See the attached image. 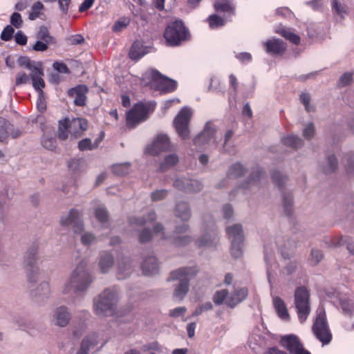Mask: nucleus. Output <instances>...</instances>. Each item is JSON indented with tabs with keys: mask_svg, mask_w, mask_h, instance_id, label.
<instances>
[{
	"mask_svg": "<svg viewBox=\"0 0 354 354\" xmlns=\"http://www.w3.org/2000/svg\"><path fill=\"white\" fill-rule=\"evenodd\" d=\"M88 262L82 260L71 272L68 279L64 285V294H75L86 292L93 282V277L87 269Z\"/></svg>",
	"mask_w": 354,
	"mask_h": 354,
	"instance_id": "obj_1",
	"label": "nucleus"
},
{
	"mask_svg": "<svg viewBox=\"0 0 354 354\" xmlns=\"http://www.w3.org/2000/svg\"><path fill=\"white\" fill-rule=\"evenodd\" d=\"M198 270L196 267L180 268L171 272L169 280L178 281V284L174 291L175 299L182 301L189 291V281L197 274Z\"/></svg>",
	"mask_w": 354,
	"mask_h": 354,
	"instance_id": "obj_2",
	"label": "nucleus"
},
{
	"mask_svg": "<svg viewBox=\"0 0 354 354\" xmlns=\"http://www.w3.org/2000/svg\"><path fill=\"white\" fill-rule=\"evenodd\" d=\"M118 296L115 288H107L100 293L93 301L95 313L100 317L112 315L115 310Z\"/></svg>",
	"mask_w": 354,
	"mask_h": 354,
	"instance_id": "obj_3",
	"label": "nucleus"
},
{
	"mask_svg": "<svg viewBox=\"0 0 354 354\" xmlns=\"http://www.w3.org/2000/svg\"><path fill=\"white\" fill-rule=\"evenodd\" d=\"M88 122L85 119L76 118L71 120L66 118L59 121L58 128V136L61 140H66L69 133L71 138L80 137L84 131L87 129Z\"/></svg>",
	"mask_w": 354,
	"mask_h": 354,
	"instance_id": "obj_4",
	"label": "nucleus"
},
{
	"mask_svg": "<svg viewBox=\"0 0 354 354\" xmlns=\"http://www.w3.org/2000/svg\"><path fill=\"white\" fill-rule=\"evenodd\" d=\"M164 37L168 46H176L189 39V32L182 21L176 20L167 25Z\"/></svg>",
	"mask_w": 354,
	"mask_h": 354,
	"instance_id": "obj_5",
	"label": "nucleus"
},
{
	"mask_svg": "<svg viewBox=\"0 0 354 354\" xmlns=\"http://www.w3.org/2000/svg\"><path fill=\"white\" fill-rule=\"evenodd\" d=\"M312 330L315 337L323 345L330 342L332 333L328 324L325 310L322 307H319L317 310V316Z\"/></svg>",
	"mask_w": 354,
	"mask_h": 354,
	"instance_id": "obj_6",
	"label": "nucleus"
},
{
	"mask_svg": "<svg viewBox=\"0 0 354 354\" xmlns=\"http://www.w3.org/2000/svg\"><path fill=\"white\" fill-rule=\"evenodd\" d=\"M156 106L154 102H139L133 105L127 114V124L134 127L138 124L144 122L148 118L149 113L153 111Z\"/></svg>",
	"mask_w": 354,
	"mask_h": 354,
	"instance_id": "obj_7",
	"label": "nucleus"
},
{
	"mask_svg": "<svg viewBox=\"0 0 354 354\" xmlns=\"http://www.w3.org/2000/svg\"><path fill=\"white\" fill-rule=\"evenodd\" d=\"M24 264L27 270V279L30 283L37 281L41 274L39 264L40 259L36 246L29 248L24 256Z\"/></svg>",
	"mask_w": 354,
	"mask_h": 354,
	"instance_id": "obj_8",
	"label": "nucleus"
},
{
	"mask_svg": "<svg viewBox=\"0 0 354 354\" xmlns=\"http://www.w3.org/2000/svg\"><path fill=\"white\" fill-rule=\"evenodd\" d=\"M295 305L299 321L304 323L310 312V294L304 286L299 287L295 292Z\"/></svg>",
	"mask_w": 354,
	"mask_h": 354,
	"instance_id": "obj_9",
	"label": "nucleus"
},
{
	"mask_svg": "<svg viewBox=\"0 0 354 354\" xmlns=\"http://www.w3.org/2000/svg\"><path fill=\"white\" fill-rule=\"evenodd\" d=\"M226 232L231 239V254L234 258H239L243 254V234L242 226L235 224L226 228Z\"/></svg>",
	"mask_w": 354,
	"mask_h": 354,
	"instance_id": "obj_10",
	"label": "nucleus"
},
{
	"mask_svg": "<svg viewBox=\"0 0 354 354\" xmlns=\"http://www.w3.org/2000/svg\"><path fill=\"white\" fill-rule=\"evenodd\" d=\"M192 116L191 109L183 107L176 116L174 120V125L178 136L183 140L189 136L188 125Z\"/></svg>",
	"mask_w": 354,
	"mask_h": 354,
	"instance_id": "obj_11",
	"label": "nucleus"
},
{
	"mask_svg": "<svg viewBox=\"0 0 354 354\" xmlns=\"http://www.w3.org/2000/svg\"><path fill=\"white\" fill-rule=\"evenodd\" d=\"M60 223L62 226L71 227L75 233H80L84 230L82 215L75 209H71L66 215L62 216Z\"/></svg>",
	"mask_w": 354,
	"mask_h": 354,
	"instance_id": "obj_12",
	"label": "nucleus"
},
{
	"mask_svg": "<svg viewBox=\"0 0 354 354\" xmlns=\"http://www.w3.org/2000/svg\"><path fill=\"white\" fill-rule=\"evenodd\" d=\"M171 145L166 134H158L146 148V151L152 156H157L162 152L170 150Z\"/></svg>",
	"mask_w": 354,
	"mask_h": 354,
	"instance_id": "obj_13",
	"label": "nucleus"
},
{
	"mask_svg": "<svg viewBox=\"0 0 354 354\" xmlns=\"http://www.w3.org/2000/svg\"><path fill=\"white\" fill-rule=\"evenodd\" d=\"M281 345L289 352V354H311L304 348L303 344L295 335H284L281 339Z\"/></svg>",
	"mask_w": 354,
	"mask_h": 354,
	"instance_id": "obj_14",
	"label": "nucleus"
},
{
	"mask_svg": "<svg viewBox=\"0 0 354 354\" xmlns=\"http://www.w3.org/2000/svg\"><path fill=\"white\" fill-rule=\"evenodd\" d=\"M152 80L156 84L158 90L165 93H170L177 88L176 81L163 76L156 70L151 71Z\"/></svg>",
	"mask_w": 354,
	"mask_h": 354,
	"instance_id": "obj_15",
	"label": "nucleus"
},
{
	"mask_svg": "<svg viewBox=\"0 0 354 354\" xmlns=\"http://www.w3.org/2000/svg\"><path fill=\"white\" fill-rule=\"evenodd\" d=\"M52 323L58 327H66L71 319V313L68 307L60 306L52 312Z\"/></svg>",
	"mask_w": 354,
	"mask_h": 354,
	"instance_id": "obj_16",
	"label": "nucleus"
},
{
	"mask_svg": "<svg viewBox=\"0 0 354 354\" xmlns=\"http://www.w3.org/2000/svg\"><path fill=\"white\" fill-rule=\"evenodd\" d=\"M215 133L214 129L211 127L209 123H207L203 131L194 138V144L196 146L203 147L212 140L215 142Z\"/></svg>",
	"mask_w": 354,
	"mask_h": 354,
	"instance_id": "obj_17",
	"label": "nucleus"
},
{
	"mask_svg": "<svg viewBox=\"0 0 354 354\" xmlns=\"http://www.w3.org/2000/svg\"><path fill=\"white\" fill-rule=\"evenodd\" d=\"M99 342V335L97 333H89L82 339L81 347L77 354H88L89 351L96 346Z\"/></svg>",
	"mask_w": 354,
	"mask_h": 354,
	"instance_id": "obj_18",
	"label": "nucleus"
},
{
	"mask_svg": "<svg viewBox=\"0 0 354 354\" xmlns=\"http://www.w3.org/2000/svg\"><path fill=\"white\" fill-rule=\"evenodd\" d=\"M248 294V291L246 288H235L226 299L225 304L230 308H234L247 297Z\"/></svg>",
	"mask_w": 354,
	"mask_h": 354,
	"instance_id": "obj_19",
	"label": "nucleus"
},
{
	"mask_svg": "<svg viewBox=\"0 0 354 354\" xmlns=\"http://www.w3.org/2000/svg\"><path fill=\"white\" fill-rule=\"evenodd\" d=\"M88 87L85 85H79L68 90V95L74 97V103L77 106H84L86 104V93Z\"/></svg>",
	"mask_w": 354,
	"mask_h": 354,
	"instance_id": "obj_20",
	"label": "nucleus"
},
{
	"mask_svg": "<svg viewBox=\"0 0 354 354\" xmlns=\"http://www.w3.org/2000/svg\"><path fill=\"white\" fill-rule=\"evenodd\" d=\"M263 45L266 52L272 55H281L286 50L284 42L279 39H269Z\"/></svg>",
	"mask_w": 354,
	"mask_h": 354,
	"instance_id": "obj_21",
	"label": "nucleus"
},
{
	"mask_svg": "<svg viewBox=\"0 0 354 354\" xmlns=\"http://www.w3.org/2000/svg\"><path fill=\"white\" fill-rule=\"evenodd\" d=\"M265 178V172L260 169H257L251 173L248 180L241 186L243 189H252L259 187L261 181Z\"/></svg>",
	"mask_w": 354,
	"mask_h": 354,
	"instance_id": "obj_22",
	"label": "nucleus"
},
{
	"mask_svg": "<svg viewBox=\"0 0 354 354\" xmlns=\"http://www.w3.org/2000/svg\"><path fill=\"white\" fill-rule=\"evenodd\" d=\"M43 75L44 71L41 66H34V71L30 73V78L33 88L38 93L43 91V88L45 87V82L42 78Z\"/></svg>",
	"mask_w": 354,
	"mask_h": 354,
	"instance_id": "obj_23",
	"label": "nucleus"
},
{
	"mask_svg": "<svg viewBox=\"0 0 354 354\" xmlns=\"http://www.w3.org/2000/svg\"><path fill=\"white\" fill-rule=\"evenodd\" d=\"M50 293V284L46 281H42L35 289L31 290L32 297L38 301H43L48 299Z\"/></svg>",
	"mask_w": 354,
	"mask_h": 354,
	"instance_id": "obj_24",
	"label": "nucleus"
},
{
	"mask_svg": "<svg viewBox=\"0 0 354 354\" xmlns=\"http://www.w3.org/2000/svg\"><path fill=\"white\" fill-rule=\"evenodd\" d=\"M162 231L163 227L160 223L156 225L153 232L149 229L145 228L140 234L139 241L142 243H147L150 241L153 235H157L159 236L160 239H163L165 236Z\"/></svg>",
	"mask_w": 354,
	"mask_h": 354,
	"instance_id": "obj_25",
	"label": "nucleus"
},
{
	"mask_svg": "<svg viewBox=\"0 0 354 354\" xmlns=\"http://www.w3.org/2000/svg\"><path fill=\"white\" fill-rule=\"evenodd\" d=\"M248 345L254 353L259 352L266 346L265 338L259 333V330L250 335Z\"/></svg>",
	"mask_w": 354,
	"mask_h": 354,
	"instance_id": "obj_26",
	"label": "nucleus"
},
{
	"mask_svg": "<svg viewBox=\"0 0 354 354\" xmlns=\"http://www.w3.org/2000/svg\"><path fill=\"white\" fill-rule=\"evenodd\" d=\"M141 267L142 272L145 275L156 274L158 270V261L155 257L150 256L145 259Z\"/></svg>",
	"mask_w": 354,
	"mask_h": 354,
	"instance_id": "obj_27",
	"label": "nucleus"
},
{
	"mask_svg": "<svg viewBox=\"0 0 354 354\" xmlns=\"http://www.w3.org/2000/svg\"><path fill=\"white\" fill-rule=\"evenodd\" d=\"M149 53L148 48L142 42L136 41L133 42L129 51V57L133 60H138Z\"/></svg>",
	"mask_w": 354,
	"mask_h": 354,
	"instance_id": "obj_28",
	"label": "nucleus"
},
{
	"mask_svg": "<svg viewBox=\"0 0 354 354\" xmlns=\"http://www.w3.org/2000/svg\"><path fill=\"white\" fill-rule=\"evenodd\" d=\"M113 263L114 259L111 254L106 252H104L100 254L98 266L102 273L108 272Z\"/></svg>",
	"mask_w": 354,
	"mask_h": 354,
	"instance_id": "obj_29",
	"label": "nucleus"
},
{
	"mask_svg": "<svg viewBox=\"0 0 354 354\" xmlns=\"http://www.w3.org/2000/svg\"><path fill=\"white\" fill-rule=\"evenodd\" d=\"M132 272V263L129 259H124L118 263L117 277L118 279H124Z\"/></svg>",
	"mask_w": 354,
	"mask_h": 354,
	"instance_id": "obj_30",
	"label": "nucleus"
},
{
	"mask_svg": "<svg viewBox=\"0 0 354 354\" xmlns=\"http://www.w3.org/2000/svg\"><path fill=\"white\" fill-rule=\"evenodd\" d=\"M175 216L184 221H187L191 217V210L187 203L180 202L176 204Z\"/></svg>",
	"mask_w": 354,
	"mask_h": 354,
	"instance_id": "obj_31",
	"label": "nucleus"
},
{
	"mask_svg": "<svg viewBox=\"0 0 354 354\" xmlns=\"http://www.w3.org/2000/svg\"><path fill=\"white\" fill-rule=\"evenodd\" d=\"M214 6L218 12H223L229 16L234 14V6L229 0H216Z\"/></svg>",
	"mask_w": 354,
	"mask_h": 354,
	"instance_id": "obj_32",
	"label": "nucleus"
},
{
	"mask_svg": "<svg viewBox=\"0 0 354 354\" xmlns=\"http://www.w3.org/2000/svg\"><path fill=\"white\" fill-rule=\"evenodd\" d=\"M217 239V234L214 228L210 229L209 232L205 233L201 239L196 241L199 247L212 246Z\"/></svg>",
	"mask_w": 354,
	"mask_h": 354,
	"instance_id": "obj_33",
	"label": "nucleus"
},
{
	"mask_svg": "<svg viewBox=\"0 0 354 354\" xmlns=\"http://www.w3.org/2000/svg\"><path fill=\"white\" fill-rule=\"evenodd\" d=\"M273 305L279 317L282 319H287L289 317L287 308L284 301L279 297L273 298Z\"/></svg>",
	"mask_w": 354,
	"mask_h": 354,
	"instance_id": "obj_34",
	"label": "nucleus"
},
{
	"mask_svg": "<svg viewBox=\"0 0 354 354\" xmlns=\"http://www.w3.org/2000/svg\"><path fill=\"white\" fill-rule=\"evenodd\" d=\"M337 166V158L334 155H328L326 162L322 165V170L326 174H332L336 171Z\"/></svg>",
	"mask_w": 354,
	"mask_h": 354,
	"instance_id": "obj_35",
	"label": "nucleus"
},
{
	"mask_svg": "<svg viewBox=\"0 0 354 354\" xmlns=\"http://www.w3.org/2000/svg\"><path fill=\"white\" fill-rule=\"evenodd\" d=\"M282 143L293 149L300 148L304 145L303 140L295 135H288L281 138Z\"/></svg>",
	"mask_w": 354,
	"mask_h": 354,
	"instance_id": "obj_36",
	"label": "nucleus"
},
{
	"mask_svg": "<svg viewBox=\"0 0 354 354\" xmlns=\"http://www.w3.org/2000/svg\"><path fill=\"white\" fill-rule=\"evenodd\" d=\"M156 218V215L154 211L149 212L147 215L141 217H131L129 218V223L131 224H135L137 225H144L148 223H151Z\"/></svg>",
	"mask_w": 354,
	"mask_h": 354,
	"instance_id": "obj_37",
	"label": "nucleus"
},
{
	"mask_svg": "<svg viewBox=\"0 0 354 354\" xmlns=\"http://www.w3.org/2000/svg\"><path fill=\"white\" fill-rule=\"evenodd\" d=\"M339 304L342 312L346 316H354V300L349 298H344L340 299Z\"/></svg>",
	"mask_w": 354,
	"mask_h": 354,
	"instance_id": "obj_38",
	"label": "nucleus"
},
{
	"mask_svg": "<svg viewBox=\"0 0 354 354\" xmlns=\"http://www.w3.org/2000/svg\"><path fill=\"white\" fill-rule=\"evenodd\" d=\"M179 160L176 153H171L165 156L164 160L160 164L159 169L162 171H166L170 167L176 165Z\"/></svg>",
	"mask_w": 354,
	"mask_h": 354,
	"instance_id": "obj_39",
	"label": "nucleus"
},
{
	"mask_svg": "<svg viewBox=\"0 0 354 354\" xmlns=\"http://www.w3.org/2000/svg\"><path fill=\"white\" fill-rule=\"evenodd\" d=\"M245 173L244 167L239 162L233 164L229 168L227 173V178L229 179L236 178Z\"/></svg>",
	"mask_w": 354,
	"mask_h": 354,
	"instance_id": "obj_40",
	"label": "nucleus"
},
{
	"mask_svg": "<svg viewBox=\"0 0 354 354\" xmlns=\"http://www.w3.org/2000/svg\"><path fill=\"white\" fill-rule=\"evenodd\" d=\"M276 32L294 44L297 45L300 42V37L297 34L291 32L290 29L281 28L277 30Z\"/></svg>",
	"mask_w": 354,
	"mask_h": 354,
	"instance_id": "obj_41",
	"label": "nucleus"
},
{
	"mask_svg": "<svg viewBox=\"0 0 354 354\" xmlns=\"http://www.w3.org/2000/svg\"><path fill=\"white\" fill-rule=\"evenodd\" d=\"M85 161L82 158H73L68 161V166L73 172H80L84 169Z\"/></svg>",
	"mask_w": 354,
	"mask_h": 354,
	"instance_id": "obj_42",
	"label": "nucleus"
},
{
	"mask_svg": "<svg viewBox=\"0 0 354 354\" xmlns=\"http://www.w3.org/2000/svg\"><path fill=\"white\" fill-rule=\"evenodd\" d=\"M331 7L333 12L338 15L341 18H344L347 14L346 5L340 3L339 0H333Z\"/></svg>",
	"mask_w": 354,
	"mask_h": 354,
	"instance_id": "obj_43",
	"label": "nucleus"
},
{
	"mask_svg": "<svg viewBox=\"0 0 354 354\" xmlns=\"http://www.w3.org/2000/svg\"><path fill=\"white\" fill-rule=\"evenodd\" d=\"M335 247L346 246L350 253L354 254V243L348 236H342L338 239L336 243H334Z\"/></svg>",
	"mask_w": 354,
	"mask_h": 354,
	"instance_id": "obj_44",
	"label": "nucleus"
},
{
	"mask_svg": "<svg viewBox=\"0 0 354 354\" xmlns=\"http://www.w3.org/2000/svg\"><path fill=\"white\" fill-rule=\"evenodd\" d=\"M345 170L346 174L350 176H354V152L348 153L345 156Z\"/></svg>",
	"mask_w": 354,
	"mask_h": 354,
	"instance_id": "obj_45",
	"label": "nucleus"
},
{
	"mask_svg": "<svg viewBox=\"0 0 354 354\" xmlns=\"http://www.w3.org/2000/svg\"><path fill=\"white\" fill-rule=\"evenodd\" d=\"M112 171L119 176H124L129 173L130 169V163L122 162L113 165L112 166Z\"/></svg>",
	"mask_w": 354,
	"mask_h": 354,
	"instance_id": "obj_46",
	"label": "nucleus"
},
{
	"mask_svg": "<svg viewBox=\"0 0 354 354\" xmlns=\"http://www.w3.org/2000/svg\"><path fill=\"white\" fill-rule=\"evenodd\" d=\"M37 38L39 40L46 41L47 43H53L54 38L50 35L48 29L46 26H41L36 35Z\"/></svg>",
	"mask_w": 354,
	"mask_h": 354,
	"instance_id": "obj_47",
	"label": "nucleus"
},
{
	"mask_svg": "<svg viewBox=\"0 0 354 354\" xmlns=\"http://www.w3.org/2000/svg\"><path fill=\"white\" fill-rule=\"evenodd\" d=\"M130 24V19L127 17H120L113 26L112 30L114 32H120L125 29Z\"/></svg>",
	"mask_w": 354,
	"mask_h": 354,
	"instance_id": "obj_48",
	"label": "nucleus"
},
{
	"mask_svg": "<svg viewBox=\"0 0 354 354\" xmlns=\"http://www.w3.org/2000/svg\"><path fill=\"white\" fill-rule=\"evenodd\" d=\"M283 206L287 215H290L292 213V196L291 194H283Z\"/></svg>",
	"mask_w": 354,
	"mask_h": 354,
	"instance_id": "obj_49",
	"label": "nucleus"
},
{
	"mask_svg": "<svg viewBox=\"0 0 354 354\" xmlns=\"http://www.w3.org/2000/svg\"><path fill=\"white\" fill-rule=\"evenodd\" d=\"M44 9V5L40 1H37L32 6L31 11L29 13L28 19L30 20H35L41 15V10Z\"/></svg>",
	"mask_w": 354,
	"mask_h": 354,
	"instance_id": "obj_50",
	"label": "nucleus"
},
{
	"mask_svg": "<svg viewBox=\"0 0 354 354\" xmlns=\"http://www.w3.org/2000/svg\"><path fill=\"white\" fill-rule=\"evenodd\" d=\"M95 217L103 225L108 223L109 215L106 209L103 207H100L95 209Z\"/></svg>",
	"mask_w": 354,
	"mask_h": 354,
	"instance_id": "obj_51",
	"label": "nucleus"
},
{
	"mask_svg": "<svg viewBox=\"0 0 354 354\" xmlns=\"http://www.w3.org/2000/svg\"><path fill=\"white\" fill-rule=\"evenodd\" d=\"M187 193H196L200 192L203 185L201 183L195 179L188 178L187 180Z\"/></svg>",
	"mask_w": 354,
	"mask_h": 354,
	"instance_id": "obj_52",
	"label": "nucleus"
},
{
	"mask_svg": "<svg viewBox=\"0 0 354 354\" xmlns=\"http://www.w3.org/2000/svg\"><path fill=\"white\" fill-rule=\"evenodd\" d=\"M97 147V142L93 144L89 138H84L78 142V148L80 151L92 150Z\"/></svg>",
	"mask_w": 354,
	"mask_h": 354,
	"instance_id": "obj_53",
	"label": "nucleus"
},
{
	"mask_svg": "<svg viewBox=\"0 0 354 354\" xmlns=\"http://www.w3.org/2000/svg\"><path fill=\"white\" fill-rule=\"evenodd\" d=\"M272 179L274 182V183L279 187V188H281L283 185L287 181L286 176H283L279 171H274L272 173Z\"/></svg>",
	"mask_w": 354,
	"mask_h": 354,
	"instance_id": "obj_54",
	"label": "nucleus"
},
{
	"mask_svg": "<svg viewBox=\"0 0 354 354\" xmlns=\"http://www.w3.org/2000/svg\"><path fill=\"white\" fill-rule=\"evenodd\" d=\"M209 26L212 28H216L223 26L225 24V20L216 15H212L208 18Z\"/></svg>",
	"mask_w": 354,
	"mask_h": 354,
	"instance_id": "obj_55",
	"label": "nucleus"
},
{
	"mask_svg": "<svg viewBox=\"0 0 354 354\" xmlns=\"http://www.w3.org/2000/svg\"><path fill=\"white\" fill-rule=\"evenodd\" d=\"M228 292L226 290L216 291L213 297V301L216 305L222 304L227 299Z\"/></svg>",
	"mask_w": 354,
	"mask_h": 354,
	"instance_id": "obj_56",
	"label": "nucleus"
},
{
	"mask_svg": "<svg viewBox=\"0 0 354 354\" xmlns=\"http://www.w3.org/2000/svg\"><path fill=\"white\" fill-rule=\"evenodd\" d=\"M187 180H188V178H186V177L177 178L174 180L173 186L178 189L187 193V187H187Z\"/></svg>",
	"mask_w": 354,
	"mask_h": 354,
	"instance_id": "obj_57",
	"label": "nucleus"
},
{
	"mask_svg": "<svg viewBox=\"0 0 354 354\" xmlns=\"http://www.w3.org/2000/svg\"><path fill=\"white\" fill-rule=\"evenodd\" d=\"M41 145L45 149L53 151L56 148V140L53 137L44 136L41 138Z\"/></svg>",
	"mask_w": 354,
	"mask_h": 354,
	"instance_id": "obj_58",
	"label": "nucleus"
},
{
	"mask_svg": "<svg viewBox=\"0 0 354 354\" xmlns=\"http://www.w3.org/2000/svg\"><path fill=\"white\" fill-rule=\"evenodd\" d=\"M14 32L13 27L11 25H7L1 32L0 37L3 41H10L12 38Z\"/></svg>",
	"mask_w": 354,
	"mask_h": 354,
	"instance_id": "obj_59",
	"label": "nucleus"
},
{
	"mask_svg": "<svg viewBox=\"0 0 354 354\" xmlns=\"http://www.w3.org/2000/svg\"><path fill=\"white\" fill-rule=\"evenodd\" d=\"M96 241V237L91 232H84L81 236V242L85 245H90L95 243Z\"/></svg>",
	"mask_w": 354,
	"mask_h": 354,
	"instance_id": "obj_60",
	"label": "nucleus"
},
{
	"mask_svg": "<svg viewBox=\"0 0 354 354\" xmlns=\"http://www.w3.org/2000/svg\"><path fill=\"white\" fill-rule=\"evenodd\" d=\"M323 258V254L320 250L313 249L311 251L310 257L309 259L310 263L315 266L319 263Z\"/></svg>",
	"mask_w": 354,
	"mask_h": 354,
	"instance_id": "obj_61",
	"label": "nucleus"
},
{
	"mask_svg": "<svg viewBox=\"0 0 354 354\" xmlns=\"http://www.w3.org/2000/svg\"><path fill=\"white\" fill-rule=\"evenodd\" d=\"M213 305L210 301H207L202 305H200L192 313V317H196L201 315L203 312L212 310Z\"/></svg>",
	"mask_w": 354,
	"mask_h": 354,
	"instance_id": "obj_62",
	"label": "nucleus"
},
{
	"mask_svg": "<svg viewBox=\"0 0 354 354\" xmlns=\"http://www.w3.org/2000/svg\"><path fill=\"white\" fill-rule=\"evenodd\" d=\"M10 24L11 26H13L16 28H19L23 24L21 15L18 12L12 13L10 16Z\"/></svg>",
	"mask_w": 354,
	"mask_h": 354,
	"instance_id": "obj_63",
	"label": "nucleus"
},
{
	"mask_svg": "<svg viewBox=\"0 0 354 354\" xmlns=\"http://www.w3.org/2000/svg\"><path fill=\"white\" fill-rule=\"evenodd\" d=\"M168 194L167 189H158L153 192L151 194V200L153 201H158L165 198Z\"/></svg>",
	"mask_w": 354,
	"mask_h": 354,
	"instance_id": "obj_64",
	"label": "nucleus"
}]
</instances>
